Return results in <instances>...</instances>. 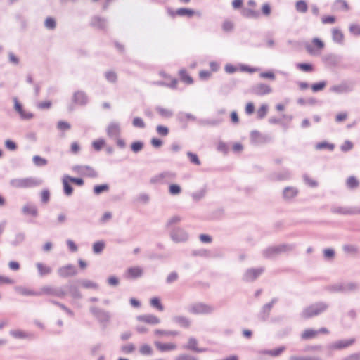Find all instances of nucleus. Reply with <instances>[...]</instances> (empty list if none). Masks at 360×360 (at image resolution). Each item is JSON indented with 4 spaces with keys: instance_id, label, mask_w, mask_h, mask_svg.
<instances>
[{
    "instance_id": "35",
    "label": "nucleus",
    "mask_w": 360,
    "mask_h": 360,
    "mask_svg": "<svg viewBox=\"0 0 360 360\" xmlns=\"http://www.w3.org/2000/svg\"><path fill=\"white\" fill-rule=\"evenodd\" d=\"M271 308L270 307V304H265L261 309L259 314H258V319L261 321H266L270 315Z\"/></svg>"
},
{
    "instance_id": "27",
    "label": "nucleus",
    "mask_w": 360,
    "mask_h": 360,
    "mask_svg": "<svg viewBox=\"0 0 360 360\" xmlns=\"http://www.w3.org/2000/svg\"><path fill=\"white\" fill-rule=\"evenodd\" d=\"M240 15L247 19H259L260 18L259 11L252 9L251 8L244 7L242 11H240Z\"/></svg>"
},
{
    "instance_id": "30",
    "label": "nucleus",
    "mask_w": 360,
    "mask_h": 360,
    "mask_svg": "<svg viewBox=\"0 0 360 360\" xmlns=\"http://www.w3.org/2000/svg\"><path fill=\"white\" fill-rule=\"evenodd\" d=\"M162 75L165 78H169L171 79L169 83H167L164 81H160L158 82V84L160 86H167L169 88H171L172 89H176L177 88V84H178V79L176 77H171L170 75H167V73L162 72Z\"/></svg>"
},
{
    "instance_id": "31",
    "label": "nucleus",
    "mask_w": 360,
    "mask_h": 360,
    "mask_svg": "<svg viewBox=\"0 0 360 360\" xmlns=\"http://www.w3.org/2000/svg\"><path fill=\"white\" fill-rule=\"evenodd\" d=\"M22 213L26 216L37 217L38 216V210L36 205L28 203L22 207Z\"/></svg>"
},
{
    "instance_id": "51",
    "label": "nucleus",
    "mask_w": 360,
    "mask_h": 360,
    "mask_svg": "<svg viewBox=\"0 0 360 360\" xmlns=\"http://www.w3.org/2000/svg\"><path fill=\"white\" fill-rule=\"evenodd\" d=\"M155 110L164 118H170L174 115V112L172 110L164 108L160 105L155 107Z\"/></svg>"
},
{
    "instance_id": "44",
    "label": "nucleus",
    "mask_w": 360,
    "mask_h": 360,
    "mask_svg": "<svg viewBox=\"0 0 360 360\" xmlns=\"http://www.w3.org/2000/svg\"><path fill=\"white\" fill-rule=\"evenodd\" d=\"M173 321L180 325L181 327H184L185 328H188L191 326V321L189 319L182 316H176L173 317Z\"/></svg>"
},
{
    "instance_id": "2",
    "label": "nucleus",
    "mask_w": 360,
    "mask_h": 360,
    "mask_svg": "<svg viewBox=\"0 0 360 360\" xmlns=\"http://www.w3.org/2000/svg\"><path fill=\"white\" fill-rule=\"evenodd\" d=\"M326 289L332 293H356L360 290V284L356 282H340L329 285Z\"/></svg>"
},
{
    "instance_id": "41",
    "label": "nucleus",
    "mask_w": 360,
    "mask_h": 360,
    "mask_svg": "<svg viewBox=\"0 0 360 360\" xmlns=\"http://www.w3.org/2000/svg\"><path fill=\"white\" fill-rule=\"evenodd\" d=\"M290 176V172L288 169H284L279 173H274L271 174V179L276 181H283L288 179Z\"/></svg>"
},
{
    "instance_id": "22",
    "label": "nucleus",
    "mask_w": 360,
    "mask_h": 360,
    "mask_svg": "<svg viewBox=\"0 0 360 360\" xmlns=\"http://www.w3.org/2000/svg\"><path fill=\"white\" fill-rule=\"evenodd\" d=\"M331 212L341 215H352L355 214H360V209L347 207H335L332 206L330 209Z\"/></svg>"
},
{
    "instance_id": "38",
    "label": "nucleus",
    "mask_w": 360,
    "mask_h": 360,
    "mask_svg": "<svg viewBox=\"0 0 360 360\" xmlns=\"http://www.w3.org/2000/svg\"><path fill=\"white\" fill-rule=\"evenodd\" d=\"M105 245H106V243H105V240H97V241L94 242L92 244L93 253L94 255L101 254L103 252V250L105 248Z\"/></svg>"
},
{
    "instance_id": "63",
    "label": "nucleus",
    "mask_w": 360,
    "mask_h": 360,
    "mask_svg": "<svg viewBox=\"0 0 360 360\" xmlns=\"http://www.w3.org/2000/svg\"><path fill=\"white\" fill-rule=\"evenodd\" d=\"M157 134L160 136H167L169 134V129L168 127L162 124H158L155 127Z\"/></svg>"
},
{
    "instance_id": "6",
    "label": "nucleus",
    "mask_w": 360,
    "mask_h": 360,
    "mask_svg": "<svg viewBox=\"0 0 360 360\" xmlns=\"http://www.w3.org/2000/svg\"><path fill=\"white\" fill-rule=\"evenodd\" d=\"M166 10L167 14L172 18H174L176 16L187 17L188 18H191L195 15V9L187 7H181L177 8L176 10H174L172 8L167 6Z\"/></svg>"
},
{
    "instance_id": "18",
    "label": "nucleus",
    "mask_w": 360,
    "mask_h": 360,
    "mask_svg": "<svg viewBox=\"0 0 360 360\" xmlns=\"http://www.w3.org/2000/svg\"><path fill=\"white\" fill-rule=\"evenodd\" d=\"M356 341L354 338L335 341L328 345V349L332 350H342L352 345Z\"/></svg>"
},
{
    "instance_id": "16",
    "label": "nucleus",
    "mask_w": 360,
    "mask_h": 360,
    "mask_svg": "<svg viewBox=\"0 0 360 360\" xmlns=\"http://www.w3.org/2000/svg\"><path fill=\"white\" fill-rule=\"evenodd\" d=\"M213 311L212 307L202 302L194 304L189 310L193 314H209L212 313Z\"/></svg>"
},
{
    "instance_id": "14",
    "label": "nucleus",
    "mask_w": 360,
    "mask_h": 360,
    "mask_svg": "<svg viewBox=\"0 0 360 360\" xmlns=\"http://www.w3.org/2000/svg\"><path fill=\"white\" fill-rule=\"evenodd\" d=\"M176 120L181 124V128L185 130L188 128V122H195V120H197V117L190 112L181 111L176 114Z\"/></svg>"
},
{
    "instance_id": "21",
    "label": "nucleus",
    "mask_w": 360,
    "mask_h": 360,
    "mask_svg": "<svg viewBox=\"0 0 360 360\" xmlns=\"http://www.w3.org/2000/svg\"><path fill=\"white\" fill-rule=\"evenodd\" d=\"M108 20L105 18L95 15L91 18L90 25L97 30L105 32L107 30Z\"/></svg>"
},
{
    "instance_id": "59",
    "label": "nucleus",
    "mask_w": 360,
    "mask_h": 360,
    "mask_svg": "<svg viewBox=\"0 0 360 360\" xmlns=\"http://www.w3.org/2000/svg\"><path fill=\"white\" fill-rule=\"evenodd\" d=\"M186 155H187L191 163H192L195 165H198V166L201 165V161H200L198 155H197V153L191 152V151H188L186 153Z\"/></svg>"
},
{
    "instance_id": "47",
    "label": "nucleus",
    "mask_w": 360,
    "mask_h": 360,
    "mask_svg": "<svg viewBox=\"0 0 360 360\" xmlns=\"http://www.w3.org/2000/svg\"><path fill=\"white\" fill-rule=\"evenodd\" d=\"M328 84L326 80H321L317 82H314L310 85V88L314 93H317L323 91Z\"/></svg>"
},
{
    "instance_id": "25",
    "label": "nucleus",
    "mask_w": 360,
    "mask_h": 360,
    "mask_svg": "<svg viewBox=\"0 0 360 360\" xmlns=\"http://www.w3.org/2000/svg\"><path fill=\"white\" fill-rule=\"evenodd\" d=\"M198 340L195 338L191 337L188 339V343L183 346V347L186 349L197 352V353H202L207 351L206 348H200L198 347Z\"/></svg>"
},
{
    "instance_id": "42",
    "label": "nucleus",
    "mask_w": 360,
    "mask_h": 360,
    "mask_svg": "<svg viewBox=\"0 0 360 360\" xmlns=\"http://www.w3.org/2000/svg\"><path fill=\"white\" fill-rule=\"evenodd\" d=\"M144 146H145V143H144L143 141L136 140L131 143L129 148H130V150L134 153L137 154V153H140L143 149Z\"/></svg>"
},
{
    "instance_id": "60",
    "label": "nucleus",
    "mask_w": 360,
    "mask_h": 360,
    "mask_svg": "<svg viewBox=\"0 0 360 360\" xmlns=\"http://www.w3.org/2000/svg\"><path fill=\"white\" fill-rule=\"evenodd\" d=\"M260 15H263L265 17H268L271 15L272 12V7L270 3L265 2L261 6V10L259 11Z\"/></svg>"
},
{
    "instance_id": "46",
    "label": "nucleus",
    "mask_w": 360,
    "mask_h": 360,
    "mask_svg": "<svg viewBox=\"0 0 360 360\" xmlns=\"http://www.w3.org/2000/svg\"><path fill=\"white\" fill-rule=\"evenodd\" d=\"M150 305L160 311H162L165 309L161 299L158 296L153 297L150 299Z\"/></svg>"
},
{
    "instance_id": "50",
    "label": "nucleus",
    "mask_w": 360,
    "mask_h": 360,
    "mask_svg": "<svg viewBox=\"0 0 360 360\" xmlns=\"http://www.w3.org/2000/svg\"><path fill=\"white\" fill-rule=\"evenodd\" d=\"M333 6L335 9L342 11H348L350 8L348 3L345 0H335Z\"/></svg>"
},
{
    "instance_id": "48",
    "label": "nucleus",
    "mask_w": 360,
    "mask_h": 360,
    "mask_svg": "<svg viewBox=\"0 0 360 360\" xmlns=\"http://www.w3.org/2000/svg\"><path fill=\"white\" fill-rule=\"evenodd\" d=\"M316 335V330L313 328H307L301 333V339L303 340H308L314 338Z\"/></svg>"
},
{
    "instance_id": "15",
    "label": "nucleus",
    "mask_w": 360,
    "mask_h": 360,
    "mask_svg": "<svg viewBox=\"0 0 360 360\" xmlns=\"http://www.w3.org/2000/svg\"><path fill=\"white\" fill-rule=\"evenodd\" d=\"M144 271L140 266H133L127 268L124 272V278L127 280H136L143 276Z\"/></svg>"
},
{
    "instance_id": "5",
    "label": "nucleus",
    "mask_w": 360,
    "mask_h": 360,
    "mask_svg": "<svg viewBox=\"0 0 360 360\" xmlns=\"http://www.w3.org/2000/svg\"><path fill=\"white\" fill-rule=\"evenodd\" d=\"M90 312L100 323L102 328L105 329L111 319L110 312L94 306L90 307Z\"/></svg>"
},
{
    "instance_id": "10",
    "label": "nucleus",
    "mask_w": 360,
    "mask_h": 360,
    "mask_svg": "<svg viewBox=\"0 0 360 360\" xmlns=\"http://www.w3.org/2000/svg\"><path fill=\"white\" fill-rule=\"evenodd\" d=\"M250 142L255 145L264 144L272 141V137L269 134H263L257 130H252L250 134Z\"/></svg>"
},
{
    "instance_id": "9",
    "label": "nucleus",
    "mask_w": 360,
    "mask_h": 360,
    "mask_svg": "<svg viewBox=\"0 0 360 360\" xmlns=\"http://www.w3.org/2000/svg\"><path fill=\"white\" fill-rule=\"evenodd\" d=\"M264 267L248 269L243 275L242 280L246 283H251L257 280L264 271Z\"/></svg>"
},
{
    "instance_id": "11",
    "label": "nucleus",
    "mask_w": 360,
    "mask_h": 360,
    "mask_svg": "<svg viewBox=\"0 0 360 360\" xmlns=\"http://www.w3.org/2000/svg\"><path fill=\"white\" fill-rule=\"evenodd\" d=\"M171 239L176 243H185L188 239V233L181 227H176L170 231Z\"/></svg>"
},
{
    "instance_id": "57",
    "label": "nucleus",
    "mask_w": 360,
    "mask_h": 360,
    "mask_svg": "<svg viewBox=\"0 0 360 360\" xmlns=\"http://www.w3.org/2000/svg\"><path fill=\"white\" fill-rule=\"evenodd\" d=\"M269 105L266 103H263L260 105L257 111V117L258 120L264 118L267 114Z\"/></svg>"
},
{
    "instance_id": "29",
    "label": "nucleus",
    "mask_w": 360,
    "mask_h": 360,
    "mask_svg": "<svg viewBox=\"0 0 360 360\" xmlns=\"http://www.w3.org/2000/svg\"><path fill=\"white\" fill-rule=\"evenodd\" d=\"M299 193L297 188L293 186H286L283 191V198L285 200H290L295 198Z\"/></svg>"
},
{
    "instance_id": "4",
    "label": "nucleus",
    "mask_w": 360,
    "mask_h": 360,
    "mask_svg": "<svg viewBox=\"0 0 360 360\" xmlns=\"http://www.w3.org/2000/svg\"><path fill=\"white\" fill-rule=\"evenodd\" d=\"M89 103V98L84 91H77L74 92L72 97V104L69 105V112L75 110V107L84 108Z\"/></svg>"
},
{
    "instance_id": "64",
    "label": "nucleus",
    "mask_w": 360,
    "mask_h": 360,
    "mask_svg": "<svg viewBox=\"0 0 360 360\" xmlns=\"http://www.w3.org/2000/svg\"><path fill=\"white\" fill-rule=\"evenodd\" d=\"M341 68L343 69H354L356 72L360 73V60H355L353 63L342 64Z\"/></svg>"
},
{
    "instance_id": "55",
    "label": "nucleus",
    "mask_w": 360,
    "mask_h": 360,
    "mask_svg": "<svg viewBox=\"0 0 360 360\" xmlns=\"http://www.w3.org/2000/svg\"><path fill=\"white\" fill-rule=\"evenodd\" d=\"M168 191L172 195H178L181 193L182 188L179 184L172 183L169 185Z\"/></svg>"
},
{
    "instance_id": "32",
    "label": "nucleus",
    "mask_w": 360,
    "mask_h": 360,
    "mask_svg": "<svg viewBox=\"0 0 360 360\" xmlns=\"http://www.w3.org/2000/svg\"><path fill=\"white\" fill-rule=\"evenodd\" d=\"M285 349L286 347L284 345H281L271 349H263L260 352V354L270 355L274 357H277L279 356Z\"/></svg>"
},
{
    "instance_id": "33",
    "label": "nucleus",
    "mask_w": 360,
    "mask_h": 360,
    "mask_svg": "<svg viewBox=\"0 0 360 360\" xmlns=\"http://www.w3.org/2000/svg\"><path fill=\"white\" fill-rule=\"evenodd\" d=\"M335 148V145L334 143L326 140L319 141L315 145V149L317 150H328L329 151H333Z\"/></svg>"
},
{
    "instance_id": "26",
    "label": "nucleus",
    "mask_w": 360,
    "mask_h": 360,
    "mask_svg": "<svg viewBox=\"0 0 360 360\" xmlns=\"http://www.w3.org/2000/svg\"><path fill=\"white\" fill-rule=\"evenodd\" d=\"M154 345L157 349L160 352H168L176 349V345L172 342H162L160 341H155Z\"/></svg>"
},
{
    "instance_id": "24",
    "label": "nucleus",
    "mask_w": 360,
    "mask_h": 360,
    "mask_svg": "<svg viewBox=\"0 0 360 360\" xmlns=\"http://www.w3.org/2000/svg\"><path fill=\"white\" fill-rule=\"evenodd\" d=\"M139 321L143 322L150 325H158L160 323V319L153 314H141L136 316Z\"/></svg>"
},
{
    "instance_id": "7",
    "label": "nucleus",
    "mask_w": 360,
    "mask_h": 360,
    "mask_svg": "<svg viewBox=\"0 0 360 360\" xmlns=\"http://www.w3.org/2000/svg\"><path fill=\"white\" fill-rule=\"evenodd\" d=\"M41 296L42 295H53L58 298L64 297L67 294V289L65 287H52L50 285L43 286L39 290Z\"/></svg>"
},
{
    "instance_id": "54",
    "label": "nucleus",
    "mask_w": 360,
    "mask_h": 360,
    "mask_svg": "<svg viewBox=\"0 0 360 360\" xmlns=\"http://www.w3.org/2000/svg\"><path fill=\"white\" fill-rule=\"evenodd\" d=\"M25 239V234L22 232H19L15 234L14 239L11 242V245L13 247H17L24 242Z\"/></svg>"
},
{
    "instance_id": "56",
    "label": "nucleus",
    "mask_w": 360,
    "mask_h": 360,
    "mask_svg": "<svg viewBox=\"0 0 360 360\" xmlns=\"http://www.w3.org/2000/svg\"><path fill=\"white\" fill-rule=\"evenodd\" d=\"M154 334L158 336H176L179 334V333L176 330H166L162 329H155L154 330Z\"/></svg>"
},
{
    "instance_id": "58",
    "label": "nucleus",
    "mask_w": 360,
    "mask_h": 360,
    "mask_svg": "<svg viewBox=\"0 0 360 360\" xmlns=\"http://www.w3.org/2000/svg\"><path fill=\"white\" fill-rule=\"evenodd\" d=\"M106 141L103 138H99L92 141L91 146L96 151H100L105 146Z\"/></svg>"
},
{
    "instance_id": "28",
    "label": "nucleus",
    "mask_w": 360,
    "mask_h": 360,
    "mask_svg": "<svg viewBox=\"0 0 360 360\" xmlns=\"http://www.w3.org/2000/svg\"><path fill=\"white\" fill-rule=\"evenodd\" d=\"M200 127H216L222 122V119H198L195 120Z\"/></svg>"
},
{
    "instance_id": "20",
    "label": "nucleus",
    "mask_w": 360,
    "mask_h": 360,
    "mask_svg": "<svg viewBox=\"0 0 360 360\" xmlns=\"http://www.w3.org/2000/svg\"><path fill=\"white\" fill-rule=\"evenodd\" d=\"M329 91L338 94H347L353 91V86L344 81L338 85L330 86Z\"/></svg>"
},
{
    "instance_id": "52",
    "label": "nucleus",
    "mask_w": 360,
    "mask_h": 360,
    "mask_svg": "<svg viewBox=\"0 0 360 360\" xmlns=\"http://www.w3.org/2000/svg\"><path fill=\"white\" fill-rule=\"evenodd\" d=\"M207 193V186L205 185L203 188H200V190L193 192L191 194V197L193 200L195 202L200 201L201 199H202Z\"/></svg>"
},
{
    "instance_id": "53",
    "label": "nucleus",
    "mask_w": 360,
    "mask_h": 360,
    "mask_svg": "<svg viewBox=\"0 0 360 360\" xmlns=\"http://www.w3.org/2000/svg\"><path fill=\"white\" fill-rule=\"evenodd\" d=\"M295 6L299 13H305L308 11V4L306 0H297Z\"/></svg>"
},
{
    "instance_id": "40",
    "label": "nucleus",
    "mask_w": 360,
    "mask_h": 360,
    "mask_svg": "<svg viewBox=\"0 0 360 360\" xmlns=\"http://www.w3.org/2000/svg\"><path fill=\"white\" fill-rule=\"evenodd\" d=\"M9 334L15 339H26L32 337L30 333L20 329L11 330H10Z\"/></svg>"
},
{
    "instance_id": "39",
    "label": "nucleus",
    "mask_w": 360,
    "mask_h": 360,
    "mask_svg": "<svg viewBox=\"0 0 360 360\" xmlns=\"http://www.w3.org/2000/svg\"><path fill=\"white\" fill-rule=\"evenodd\" d=\"M110 190V185L108 183L96 184L93 187V193L96 195H99L103 193L108 192Z\"/></svg>"
},
{
    "instance_id": "19",
    "label": "nucleus",
    "mask_w": 360,
    "mask_h": 360,
    "mask_svg": "<svg viewBox=\"0 0 360 360\" xmlns=\"http://www.w3.org/2000/svg\"><path fill=\"white\" fill-rule=\"evenodd\" d=\"M311 43L312 44H307L305 46L306 50L311 55H315L316 51H321L325 46L323 41L319 37L313 38Z\"/></svg>"
},
{
    "instance_id": "34",
    "label": "nucleus",
    "mask_w": 360,
    "mask_h": 360,
    "mask_svg": "<svg viewBox=\"0 0 360 360\" xmlns=\"http://www.w3.org/2000/svg\"><path fill=\"white\" fill-rule=\"evenodd\" d=\"M332 39L335 43L342 44L344 42V34L342 30L338 27L333 28Z\"/></svg>"
},
{
    "instance_id": "49",
    "label": "nucleus",
    "mask_w": 360,
    "mask_h": 360,
    "mask_svg": "<svg viewBox=\"0 0 360 360\" xmlns=\"http://www.w3.org/2000/svg\"><path fill=\"white\" fill-rule=\"evenodd\" d=\"M323 256L326 261L331 262L335 257V250L332 248H326L323 250Z\"/></svg>"
},
{
    "instance_id": "8",
    "label": "nucleus",
    "mask_w": 360,
    "mask_h": 360,
    "mask_svg": "<svg viewBox=\"0 0 360 360\" xmlns=\"http://www.w3.org/2000/svg\"><path fill=\"white\" fill-rule=\"evenodd\" d=\"M72 170L80 176L89 178H96L98 176V172L89 165H76L72 167Z\"/></svg>"
},
{
    "instance_id": "45",
    "label": "nucleus",
    "mask_w": 360,
    "mask_h": 360,
    "mask_svg": "<svg viewBox=\"0 0 360 360\" xmlns=\"http://www.w3.org/2000/svg\"><path fill=\"white\" fill-rule=\"evenodd\" d=\"M78 283H79L82 287L86 289H95L98 290L99 288V285L98 283L88 279H82L79 280Z\"/></svg>"
},
{
    "instance_id": "3",
    "label": "nucleus",
    "mask_w": 360,
    "mask_h": 360,
    "mask_svg": "<svg viewBox=\"0 0 360 360\" xmlns=\"http://www.w3.org/2000/svg\"><path fill=\"white\" fill-rule=\"evenodd\" d=\"M295 248V244H280L275 246H269L262 251V255L266 259H272L276 255L283 252L292 250Z\"/></svg>"
},
{
    "instance_id": "43",
    "label": "nucleus",
    "mask_w": 360,
    "mask_h": 360,
    "mask_svg": "<svg viewBox=\"0 0 360 360\" xmlns=\"http://www.w3.org/2000/svg\"><path fill=\"white\" fill-rule=\"evenodd\" d=\"M296 68L304 72H312L314 71V65L309 62L296 63Z\"/></svg>"
},
{
    "instance_id": "37",
    "label": "nucleus",
    "mask_w": 360,
    "mask_h": 360,
    "mask_svg": "<svg viewBox=\"0 0 360 360\" xmlns=\"http://www.w3.org/2000/svg\"><path fill=\"white\" fill-rule=\"evenodd\" d=\"M179 76L181 81L188 85L193 84L194 82L193 77L189 75L188 71L184 68L181 69L179 71Z\"/></svg>"
},
{
    "instance_id": "36",
    "label": "nucleus",
    "mask_w": 360,
    "mask_h": 360,
    "mask_svg": "<svg viewBox=\"0 0 360 360\" xmlns=\"http://www.w3.org/2000/svg\"><path fill=\"white\" fill-rule=\"evenodd\" d=\"M43 184V180L36 177L25 178V188H32L41 186Z\"/></svg>"
},
{
    "instance_id": "13",
    "label": "nucleus",
    "mask_w": 360,
    "mask_h": 360,
    "mask_svg": "<svg viewBox=\"0 0 360 360\" xmlns=\"http://www.w3.org/2000/svg\"><path fill=\"white\" fill-rule=\"evenodd\" d=\"M13 109L23 120H29L34 117V114L30 112H26L24 110L22 104L19 101L17 97L13 98Z\"/></svg>"
},
{
    "instance_id": "17",
    "label": "nucleus",
    "mask_w": 360,
    "mask_h": 360,
    "mask_svg": "<svg viewBox=\"0 0 360 360\" xmlns=\"http://www.w3.org/2000/svg\"><path fill=\"white\" fill-rule=\"evenodd\" d=\"M250 92L257 96H264L272 92L271 87L264 83H260L251 86Z\"/></svg>"
},
{
    "instance_id": "1",
    "label": "nucleus",
    "mask_w": 360,
    "mask_h": 360,
    "mask_svg": "<svg viewBox=\"0 0 360 360\" xmlns=\"http://www.w3.org/2000/svg\"><path fill=\"white\" fill-rule=\"evenodd\" d=\"M329 308V304L323 301L316 302L303 309L300 316L304 319H310L314 316H319L324 313Z\"/></svg>"
},
{
    "instance_id": "12",
    "label": "nucleus",
    "mask_w": 360,
    "mask_h": 360,
    "mask_svg": "<svg viewBox=\"0 0 360 360\" xmlns=\"http://www.w3.org/2000/svg\"><path fill=\"white\" fill-rule=\"evenodd\" d=\"M322 62L326 67L335 68L340 65L342 60L341 55L335 53H328L321 57Z\"/></svg>"
},
{
    "instance_id": "23",
    "label": "nucleus",
    "mask_w": 360,
    "mask_h": 360,
    "mask_svg": "<svg viewBox=\"0 0 360 360\" xmlns=\"http://www.w3.org/2000/svg\"><path fill=\"white\" fill-rule=\"evenodd\" d=\"M14 290L16 293L22 296H41L39 290L37 291L23 285L15 286Z\"/></svg>"
},
{
    "instance_id": "62",
    "label": "nucleus",
    "mask_w": 360,
    "mask_h": 360,
    "mask_svg": "<svg viewBox=\"0 0 360 360\" xmlns=\"http://www.w3.org/2000/svg\"><path fill=\"white\" fill-rule=\"evenodd\" d=\"M120 131V125L117 123L112 122L107 128V133L108 136H112V134H119Z\"/></svg>"
},
{
    "instance_id": "61",
    "label": "nucleus",
    "mask_w": 360,
    "mask_h": 360,
    "mask_svg": "<svg viewBox=\"0 0 360 360\" xmlns=\"http://www.w3.org/2000/svg\"><path fill=\"white\" fill-rule=\"evenodd\" d=\"M139 352L144 356H151L153 354V349L150 345L143 344L139 347Z\"/></svg>"
}]
</instances>
